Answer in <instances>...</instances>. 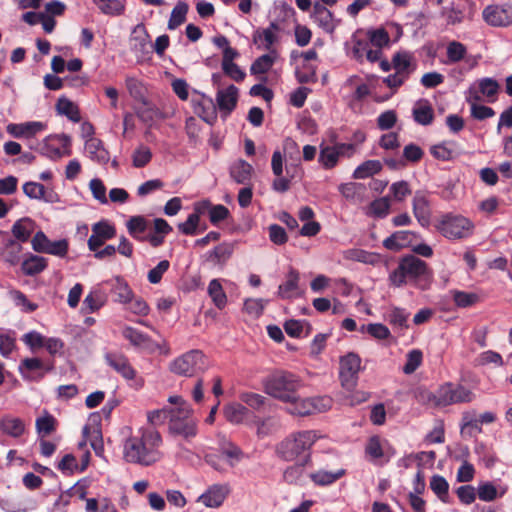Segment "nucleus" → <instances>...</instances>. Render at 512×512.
Returning <instances> with one entry per match:
<instances>
[{
    "instance_id": "5701e85b",
    "label": "nucleus",
    "mask_w": 512,
    "mask_h": 512,
    "mask_svg": "<svg viewBox=\"0 0 512 512\" xmlns=\"http://www.w3.org/2000/svg\"><path fill=\"white\" fill-rule=\"evenodd\" d=\"M253 167L245 160H238L230 167V176L238 184H247L252 176Z\"/></svg>"
},
{
    "instance_id": "bf43d9fd",
    "label": "nucleus",
    "mask_w": 512,
    "mask_h": 512,
    "mask_svg": "<svg viewBox=\"0 0 512 512\" xmlns=\"http://www.w3.org/2000/svg\"><path fill=\"white\" fill-rule=\"evenodd\" d=\"M389 208L390 202L387 197L376 199L370 204L371 214L376 217H385L389 212Z\"/></svg>"
},
{
    "instance_id": "473e14b6",
    "label": "nucleus",
    "mask_w": 512,
    "mask_h": 512,
    "mask_svg": "<svg viewBox=\"0 0 512 512\" xmlns=\"http://www.w3.org/2000/svg\"><path fill=\"white\" fill-rule=\"evenodd\" d=\"M415 397L418 402L434 407L443 406V403H440L441 399L443 398L442 395V388L438 390V392L432 393L429 390H427L425 387H419L415 391Z\"/></svg>"
},
{
    "instance_id": "37998d69",
    "label": "nucleus",
    "mask_w": 512,
    "mask_h": 512,
    "mask_svg": "<svg viewBox=\"0 0 512 512\" xmlns=\"http://www.w3.org/2000/svg\"><path fill=\"white\" fill-rule=\"evenodd\" d=\"M23 192L31 199L52 201L51 198H46V189L44 185L37 182H26L23 185Z\"/></svg>"
},
{
    "instance_id": "f3484780",
    "label": "nucleus",
    "mask_w": 512,
    "mask_h": 512,
    "mask_svg": "<svg viewBox=\"0 0 512 512\" xmlns=\"http://www.w3.org/2000/svg\"><path fill=\"white\" fill-rule=\"evenodd\" d=\"M416 233L412 231H397L383 241V246L392 251H399L410 245Z\"/></svg>"
},
{
    "instance_id": "ea45409f",
    "label": "nucleus",
    "mask_w": 512,
    "mask_h": 512,
    "mask_svg": "<svg viewBox=\"0 0 512 512\" xmlns=\"http://www.w3.org/2000/svg\"><path fill=\"white\" fill-rule=\"evenodd\" d=\"M208 294L217 308L223 309L225 307L227 303V296L219 280L213 279L209 283Z\"/></svg>"
},
{
    "instance_id": "0e129e2a",
    "label": "nucleus",
    "mask_w": 512,
    "mask_h": 512,
    "mask_svg": "<svg viewBox=\"0 0 512 512\" xmlns=\"http://www.w3.org/2000/svg\"><path fill=\"white\" fill-rule=\"evenodd\" d=\"M422 352L420 350H412L407 355V362L404 365L403 371L406 374L413 373L421 364Z\"/></svg>"
},
{
    "instance_id": "72a5a7b5",
    "label": "nucleus",
    "mask_w": 512,
    "mask_h": 512,
    "mask_svg": "<svg viewBox=\"0 0 512 512\" xmlns=\"http://www.w3.org/2000/svg\"><path fill=\"white\" fill-rule=\"evenodd\" d=\"M345 475L344 469H339L335 472H329L324 470H319L315 473H312L310 475L311 480L321 486L330 485L340 479L342 476Z\"/></svg>"
},
{
    "instance_id": "39448f33",
    "label": "nucleus",
    "mask_w": 512,
    "mask_h": 512,
    "mask_svg": "<svg viewBox=\"0 0 512 512\" xmlns=\"http://www.w3.org/2000/svg\"><path fill=\"white\" fill-rule=\"evenodd\" d=\"M401 270L407 278L421 289H427L433 279V272L427 263L414 255L404 256L401 260Z\"/></svg>"
},
{
    "instance_id": "603ef678",
    "label": "nucleus",
    "mask_w": 512,
    "mask_h": 512,
    "mask_svg": "<svg viewBox=\"0 0 512 512\" xmlns=\"http://www.w3.org/2000/svg\"><path fill=\"white\" fill-rule=\"evenodd\" d=\"M467 53L466 47L458 42V41H451L448 43L447 46V58L449 62L456 63L464 59L465 55Z\"/></svg>"
},
{
    "instance_id": "de8ad7c7",
    "label": "nucleus",
    "mask_w": 512,
    "mask_h": 512,
    "mask_svg": "<svg viewBox=\"0 0 512 512\" xmlns=\"http://www.w3.org/2000/svg\"><path fill=\"white\" fill-rule=\"evenodd\" d=\"M337 149L334 146L323 147L320 151L319 162L325 169L333 168L338 162Z\"/></svg>"
},
{
    "instance_id": "f8f14e48",
    "label": "nucleus",
    "mask_w": 512,
    "mask_h": 512,
    "mask_svg": "<svg viewBox=\"0 0 512 512\" xmlns=\"http://www.w3.org/2000/svg\"><path fill=\"white\" fill-rule=\"evenodd\" d=\"M450 389L442 388L443 398L440 403L443 406L451 405L454 403H467L471 402L474 394L467 386H448Z\"/></svg>"
},
{
    "instance_id": "9d476101",
    "label": "nucleus",
    "mask_w": 512,
    "mask_h": 512,
    "mask_svg": "<svg viewBox=\"0 0 512 512\" xmlns=\"http://www.w3.org/2000/svg\"><path fill=\"white\" fill-rule=\"evenodd\" d=\"M230 493L228 484H213L198 498V502L209 508L220 507Z\"/></svg>"
},
{
    "instance_id": "5fc2aeb1",
    "label": "nucleus",
    "mask_w": 512,
    "mask_h": 512,
    "mask_svg": "<svg viewBox=\"0 0 512 512\" xmlns=\"http://www.w3.org/2000/svg\"><path fill=\"white\" fill-rule=\"evenodd\" d=\"M172 412H173V409H170V408L169 409L163 408V409L153 410V411L148 412L147 420L152 426L156 427V426L164 424V422L166 420L169 421L171 418Z\"/></svg>"
},
{
    "instance_id": "3c124183",
    "label": "nucleus",
    "mask_w": 512,
    "mask_h": 512,
    "mask_svg": "<svg viewBox=\"0 0 512 512\" xmlns=\"http://www.w3.org/2000/svg\"><path fill=\"white\" fill-rule=\"evenodd\" d=\"M98 8L104 14L119 16L124 13L125 4L121 0H105L103 3L98 4Z\"/></svg>"
},
{
    "instance_id": "6e6552de",
    "label": "nucleus",
    "mask_w": 512,
    "mask_h": 512,
    "mask_svg": "<svg viewBox=\"0 0 512 512\" xmlns=\"http://www.w3.org/2000/svg\"><path fill=\"white\" fill-rule=\"evenodd\" d=\"M35 252L65 257L68 253L69 243L66 239L50 241L43 231L35 233L31 240Z\"/></svg>"
},
{
    "instance_id": "2eb2a0df",
    "label": "nucleus",
    "mask_w": 512,
    "mask_h": 512,
    "mask_svg": "<svg viewBox=\"0 0 512 512\" xmlns=\"http://www.w3.org/2000/svg\"><path fill=\"white\" fill-rule=\"evenodd\" d=\"M413 213L421 226H429L431 218L429 201L421 192H416L413 198Z\"/></svg>"
},
{
    "instance_id": "20e7f679",
    "label": "nucleus",
    "mask_w": 512,
    "mask_h": 512,
    "mask_svg": "<svg viewBox=\"0 0 512 512\" xmlns=\"http://www.w3.org/2000/svg\"><path fill=\"white\" fill-rule=\"evenodd\" d=\"M170 434L181 436L186 440L196 437L198 433V422L193 417V410L189 406L173 409L171 418L168 421Z\"/></svg>"
},
{
    "instance_id": "e433bc0d",
    "label": "nucleus",
    "mask_w": 512,
    "mask_h": 512,
    "mask_svg": "<svg viewBox=\"0 0 512 512\" xmlns=\"http://www.w3.org/2000/svg\"><path fill=\"white\" fill-rule=\"evenodd\" d=\"M451 293L455 305L459 308L471 307L480 302V296L474 292L453 290Z\"/></svg>"
},
{
    "instance_id": "9b49d317",
    "label": "nucleus",
    "mask_w": 512,
    "mask_h": 512,
    "mask_svg": "<svg viewBox=\"0 0 512 512\" xmlns=\"http://www.w3.org/2000/svg\"><path fill=\"white\" fill-rule=\"evenodd\" d=\"M194 113L203 121L212 125L217 119V110L213 100L200 94V99H192Z\"/></svg>"
},
{
    "instance_id": "f257e3e1",
    "label": "nucleus",
    "mask_w": 512,
    "mask_h": 512,
    "mask_svg": "<svg viewBox=\"0 0 512 512\" xmlns=\"http://www.w3.org/2000/svg\"><path fill=\"white\" fill-rule=\"evenodd\" d=\"M162 444L160 433L154 428L140 429L139 435L129 437L124 444V459L133 464L150 466L157 462Z\"/></svg>"
},
{
    "instance_id": "bb28decb",
    "label": "nucleus",
    "mask_w": 512,
    "mask_h": 512,
    "mask_svg": "<svg viewBox=\"0 0 512 512\" xmlns=\"http://www.w3.org/2000/svg\"><path fill=\"white\" fill-rule=\"evenodd\" d=\"M35 228V222L28 217L16 221L12 227L13 236L20 242H26Z\"/></svg>"
},
{
    "instance_id": "13d9d810",
    "label": "nucleus",
    "mask_w": 512,
    "mask_h": 512,
    "mask_svg": "<svg viewBox=\"0 0 512 512\" xmlns=\"http://www.w3.org/2000/svg\"><path fill=\"white\" fill-rule=\"evenodd\" d=\"M477 495L480 500L490 502L497 498V489L491 482H484L478 486Z\"/></svg>"
},
{
    "instance_id": "6ab92c4d",
    "label": "nucleus",
    "mask_w": 512,
    "mask_h": 512,
    "mask_svg": "<svg viewBox=\"0 0 512 512\" xmlns=\"http://www.w3.org/2000/svg\"><path fill=\"white\" fill-rule=\"evenodd\" d=\"M412 115L414 121L423 126L430 125L434 120V110L426 99H421L416 102Z\"/></svg>"
},
{
    "instance_id": "69168bd1",
    "label": "nucleus",
    "mask_w": 512,
    "mask_h": 512,
    "mask_svg": "<svg viewBox=\"0 0 512 512\" xmlns=\"http://www.w3.org/2000/svg\"><path fill=\"white\" fill-rule=\"evenodd\" d=\"M170 263L168 260H162L156 267L148 272V280L152 284H157L161 281L163 274L169 269Z\"/></svg>"
},
{
    "instance_id": "4468645a",
    "label": "nucleus",
    "mask_w": 512,
    "mask_h": 512,
    "mask_svg": "<svg viewBox=\"0 0 512 512\" xmlns=\"http://www.w3.org/2000/svg\"><path fill=\"white\" fill-rule=\"evenodd\" d=\"M279 30V25L276 22H271L268 28L257 29L253 33V43L257 45L258 48H264L271 51L273 44L277 41L275 32Z\"/></svg>"
},
{
    "instance_id": "4c0bfd02",
    "label": "nucleus",
    "mask_w": 512,
    "mask_h": 512,
    "mask_svg": "<svg viewBox=\"0 0 512 512\" xmlns=\"http://www.w3.org/2000/svg\"><path fill=\"white\" fill-rule=\"evenodd\" d=\"M430 488L435 495L444 503L449 497V483L441 475H433L430 479Z\"/></svg>"
},
{
    "instance_id": "4be33fe9",
    "label": "nucleus",
    "mask_w": 512,
    "mask_h": 512,
    "mask_svg": "<svg viewBox=\"0 0 512 512\" xmlns=\"http://www.w3.org/2000/svg\"><path fill=\"white\" fill-rule=\"evenodd\" d=\"M85 149L89 153L91 160L101 164H106L110 159L109 152L105 149L100 139H87Z\"/></svg>"
},
{
    "instance_id": "7c9ffc66",
    "label": "nucleus",
    "mask_w": 512,
    "mask_h": 512,
    "mask_svg": "<svg viewBox=\"0 0 512 512\" xmlns=\"http://www.w3.org/2000/svg\"><path fill=\"white\" fill-rule=\"evenodd\" d=\"M299 273L291 268L287 274L285 283L281 284L278 288V296L282 299H289L293 297V293L298 289Z\"/></svg>"
},
{
    "instance_id": "aec40b11",
    "label": "nucleus",
    "mask_w": 512,
    "mask_h": 512,
    "mask_svg": "<svg viewBox=\"0 0 512 512\" xmlns=\"http://www.w3.org/2000/svg\"><path fill=\"white\" fill-rule=\"evenodd\" d=\"M313 18L318 25L328 33H333L336 25L333 14L323 4L315 3L313 7Z\"/></svg>"
},
{
    "instance_id": "58836bf2",
    "label": "nucleus",
    "mask_w": 512,
    "mask_h": 512,
    "mask_svg": "<svg viewBox=\"0 0 512 512\" xmlns=\"http://www.w3.org/2000/svg\"><path fill=\"white\" fill-rule=\"evenodd\" d=\"M233 247L228 243H221L208 254V261L215 264H224L232 255Z\"/></svg>"
},
{
    "instance_id": "c03bdc74",
    "label": "nucleus",
    "mask_w": 512,
    "mask_h": 512,
    "mask_svg": "<svg viewBox=\"0 0 512 512\" xmlns=\"http://www.w3.org/2000/svg\"><path fill=\"white\" fill-rule=\"evenodd\" d=\"M112 291L116 295L117 301L121 303H128L133 296L132 290L129 288L128 284L120 277H116Z\"/></svg>"
},
{
    "instance_id": "393cba45",
    "label": "nucleus",
    "mask_w": 512,
    "mask_h": 512,
    "mask_svg": "<svg viewBox=\"0 0 512 512\" xmlns=\"http://www.w3.org/2000/svg\"><path fill=\"white\" fill-rule=\"evenodd\" d=\"M141 106L136 108L137 117L147 125H152V123L159 118H163V114L161 111L153 105L148 99H145L144 102H140Z\"/></svg>"
},
{
    "instance_id": "49530a36",
    "label": "nucleus",
    "mask_w": 512,
    "mask_h": 512,
    "mask_svg": "<svg viewBox=\"0 0 512 512\" xmlns=\"http://www.w3.org/2000/svg\"><path fill=\"white\" fill-rule=\"evenodd\" d=\"M275 61V57L265 54L258 57L251 65L250 71L252 74H264L270 70Z\"/></svg>"
},
{
    "instance_id": "e2e57ef3",
    "label": "nucleus",
    "mask_w": 512,
    "mask_h": 512,
    "mask_svg": "<svg viewBox=\"0 0 512 512\" xmlns=\"http://www.w3.org/2000/svg\"><path fill=\"white\" fill-rule=\"evenodd\" d=\"M397 122V114L394 110H388L379 115L377 119L378 128L381 130L391 129Z\"/></svg>"
},
{
    "instance_id": "79ce46f5",
    "label": "nucleus",
    "mask_w": 512,
    "mask_h": 512,
    "mask_svg": "<svg viewBox=\"0 0 512 512\" xmlns=\"http://www.w3.org/2000/svg\"><path fill=\"white\" fill-rule=\"evenodd\" d=\"M298 381L296 375L287 371L276 370L267 377L265 384H295Z\"/></svg>"
},
{
    "instance_id": "864d4df0",
    "label": "nucleus",
    "mask_w": 512,
    "mask_h": 512,
    "mask_svg": "<svg viewBox=\"0 0 512 512\" xmlns=\"http://www.w3.org/2000/svg\"><path fill=\"white\" fill-rule=\"evenodd\" d=\"M361 332H367L375 339L383 340L387 339L390 336L389 329L381 324V323H371L368 325H363L360 329Z\"/></svg>"
},
{
    "instance_id": "c85d7f7f",
    "label": "nucleus",
    "mask_w": 512,
    "mask_h": 512,
    "mask_svg": "<svg viewBox=\"0 0 512 512\" xmlns=\"http://www.w3.org/2000/svg\"><path fill=\"white\" fill-rule=\"evenodd\" d=\"M47 267V259L38 256L30 255L22 262L21 269L25 275L34 276L41 273Z\"/></svg>"
},
{
    "instance_id": "680f3d73",
    "label": "nucleus",
    "mask_w": 512,
    "mask_h": 512,
    "mask_svg": "<svg viewBox=\"0 0 512 512\" xmlns=\"http://www.w3.org/2000/svg\"><path fill=\"white\" fill-rule=\"evenodd\" d=\"M269 238L276 245H284L288 241V236L283 227L272 224L268 227Z\"/></svg>"
},
{
    "instance_id": "f704fd0d",
    "label": "nucleus",
    "mask_w": 512,
    "mask_h": 512,
    "mask_svg": "<svg viewBox=\"0 0 512 512\" xmlns=\"http://www.w3.org/2000/svg\"><path fill=\"white\" fill-rule=\"evenodd\" d=\"M188 4L184 1H179L171 12L170 19L168 21V29L174 30L186 21V15L188 13Z\"/></svg>"
},
{
    "instance_id": "cd10ccee",
    "label": "nucleus",
    "mask_w": 512,
    "mask_h": 512,
    "mask_svg": "<svg viewBox=\"0 0 512 512\" xmlns=\"http://www.w3.org/2000/svg\"><path fill=\"white\" fill-rule=\"evenodd\" d=\"M43 129V124L40 122H28L24 124H9L7 126V131L13 135L14 137H31L34 136L37 132Z\"/></svg>"
},
{
    "instance_id": "0eeeda50",
    "label": "nucleus",
    "mask_w": 512,
    "mask_h": 512,
    "mask_svg": "<svg viewBox=\"0 0 512 512\" xmlns=\"http://www.w3.org/2000/svg\"><path fill=\"white\" fill-rule=\"evenodd\" d=\"M205 356L200 350H190L174 359L169 370L177 375L191 376L204 364Z\"/></svg>"
},
{
    "instance_id": "c9c22d12",
    "label": "nucleus",
    "mask_w": 512,
    "mask_h": 512,
    "mask_svg": "<svg viewBox=\"0 0 512 512\" xmlns=\"http://www.w3.org/2000/svg\"><path fill=\"white\" fill-rule=\"evenodd\" d=\"M382 170V164L378 160H367L359 165L354 173L353 178L355 179H364L374 174L380 172Z\"/></svg>"
},
{
    "instance_id": "a19ab883",
    "label": "nucleus",
    "mask_w": 512,
    "mask_h": 512,
    "mask_svg": "<svg viewBox=\"0 0 512 512\" xmlns=\"http://www.w3.org/2000/svg\"><path fill=\"white\" fill-rule=\"evenodd\" d=\"M148 222L143 216H133L127 222V229L130 235L137 240H144L139 234L146 231Z\"/></svg>"
},
{
    "instance_id": "a211bd4d",
    "label": "nucleus",
    "mask_w": 512,
    "mask_h": 512,
    "mask_svg": "<svg viewBox=\"0 0 512 512\" xmlns=\"http://www.w3.org/2000/svg\"><path fill=\"white\" fill-rule=\"evenodd\" d=\"M20 369L29 380H37L42 377L50 368L39 358H26L22 361Z\"/></svg>"
},
{
    "instance_id": "b1692460",
    "label": "nucleus",
    "mask_w": 512,
    "mask_h": 512,
    "mask_svg": "<svg viewBox=\"0 0 512 512\" xmlns=\"http://www.w3.org/2000/svg\"><path fill=\"white\" fill-rule=\"evenodd\" d=\"M106 360L109 365L118 373L122 374L126 380L133 379L135 372L125 356L119 354H107Z\"/></svg>"
},
{
    "instance_id": "ddd939ff",
    "label": "nucleus",
    "mask_w": 512,
    "mask_h": 512,
    "mask_svg": "<svg viewBox=\"0 0 512 512\" xmlns=\"http://www.w3.org/2000/svg\"><path fill=\"white\" fill-rule=\"evenodd\" d=\"M361 359L353 352L341 357L340 359V377L344 382L356 380V375L360 370Z\"/></svg>"
},
{
    "instance_id": "c756f323",
    "label": "nucleus",
    "mask_w": 512,
    "mask_h": 512,
    "mask_svg": "<svg viewBox=\"0 0 512 512\" xmlns=\"http://www.w3.org/2000/svg\"><path fill=\"white\" fill-rule=\"evenodd\" d=\"M310 461L311 455L307 454L305 456V460H301V462L287 467L283 472V480L288 484H297L304 473V467Z\"/></svg>"
},
{
    "instance_id": "4d7b16f0",
    "label": "nucleus",
    "mask_w": 512,
    "mask_h": 512,
    "mask_svg": "<svg viewBox=\"0 0 512 512\" xmlns=\"http://www.w3.org/2000/svg\"><path fill=\"white\" fill-rule=\"evenodd\" d=\"M92 232L98 234L101 238L106 240L112 239L116 235V228L108 221H99L92 226Z\"/></svg>"
},
{
    "instance_id": "6e6d98bb",
    "label": "nucleus",
    "mask_w": 512,
    "mask_h": 512,
    "mask_svg": "<svg viewBox=\"0 0 512 512\" xmlns=\"http://www.w3.org/2000/svg\"><path fill=\"white\" fill-rule=\"evenodd\" d=\"M152 158L151 150L146 146H140L133 153L132 160L133 166L136 168H142L146 166Z\"/></svg>"
},
{
    "instance_id": "dca6fc26",
    "label": "nucleus",
    "mask_w": 512,
    "mask_h": 512,
    "mask_svg": "<svg viewBox=\"0 0 512 512\" xmlns=\"http://www.w3.org/2000/svg\"><path fill=\"white\" fill-rule=\"evenodd\" d=\"M238 100V89L234 85L228 86L225 90L217 92L216 101L220 111L231 113L236 107Z\"/></svg>"
},
{
    "instance_id": "f03ea898",
    "label": "nucleus",
    "mask_w": 512,
    "mask_h": 512,
    "mask_svg": "<svg viewBox=\"0 0 512 512\" xmlns=\"http://www.w3.org/2000/svg\"><path fill=\"white\" fill-rule=\"evenodd\" d=\"M266 393L273 398L289 403L287 412L296 416H308L331 408L329 397L300 398L294 386H265Z\"/></svg>"
},
{
    "instance_id": "2f4dec72",
    "label": "nucleus",
    "mask_w": 512,
    "mask_h": 512,
    "mask_svg": "<svg viewBox=\"0 0 512 512\" xmlns=\"http://www.w3.org/2000/svg\"><path fill=\"white\" fill-rule=\"evenodd\" d=\"M56 110L59 114L67 116L73 122L81 120L78 107L67 98H59L56 104Z\"/></svg>"
},
{
    "instance_id": "7ed1b4c3",
    "label": "nucleus",
    "mask_w": 512,
    "mask_h": 512,
    "mask_svg": "<svg viewBox=\"0 0 512 512\" xmlns=\"http://www.w3.org/2000/svg\"><path fill=\"white\" fill-rule=\"evenodd\" d=\"M319 435L315 430H303L291 433L276 445L275 452L284 461H294L299 457L305 460Z\"/></svg>"
},
{
    "instance_id": "338daca9",
    "label": "nucleus",
    "mask_w": 512,
    "mask_h": 512,
    "mask_svg": "<svg viewBox=\"0 0 512 512\" xmlns=\"http://www.w3.org/2000/svg\"><path fill=\"white\" fill-rule=\"evenodd\" d=\"M230 215L229 209L224 205H213L209 211V220L213 225L225 220Z\"/></svg>"
},
{
    "instance_id": "052dcab7",
    "label": "nucleus",
    "mask_w": 512,
    "mask_h": 512,
    "mask_svg": "<svg viewBox=\"0 0 512 512\" xmlns=\"http://www.w3.org/2000/svg\"><path fill=\"white\" fill-rule=\"evenodd\" d=\"M126 85L129 94L134 98V100L140 103L147 99L144 95V88L138 80L129 78L126 80Z\"/></svg>"
},
{
    "instance_id": "1a4fd4ad",
    "label": "nucleus",
    "mask_w": 512,
    "mask_h": 512,
    "mask_svg": "<svg viewBox=\"0 0 512 512\" xmlns=\"http://www.w3.org/2000/svg\"><path fill=\"white\" fill-rule=\"evenodd\" d=\"M484 20L491 26H507L512 23V5H489L483 11Z\"/></svg>"
},
{
    "instance_id": "09e8293b",
    "label": "nucleus",
    "mask_w": 512,
    "mask_h": 512,
    "mask_svg": "<svg viewBox=\"0 0 512 512\" xmlns=\"http://www.w3.org/2000/svg\"><path fill=\"white\" fill-rule=\"evenodd\" d=\"M226 419L231 423H240L244 420L247 409L241 404H231L224 411Z\"/></svg>"
},
{
    "instance_id": "412c9836",
    "label": "nucleus",
    "mask_w": 512,
    "mask_h": 512,
    "mask_svg": "<svg viewBox=\"0 0 512 512\" xmlns=\"http://www.w3.org/2000/svg\"><path fill=\"white\" fill-rule=\"evenodd\" d=\"M389 448L390 445L387 440L381 439L378 435H374L368 439L365 446V453L371 460H378L385 456Z\"/></svg>"
},
{
    "instance_id": "774afa93",
    "label": "nucleus",
    "mask_w": 512,
    "mask_h": 512,
    "mask_svg": "<svg viewBox=\"0 0 512 512\" xmlns=\"http://www.w3.org/2000/svg\"><path fill=\"white\" fill-rule=\"evenodd\" d=\"M423 155L424 152L421 149V147L413 143L406 145L403 149V157L406 161L409 162H419L422 159Z\"/></svg>"
},
{
    "instance_id": "a18cd8bd",
    "label": "nucleus",
    "mask_w": 512,
    "mask_h": 512,
    "mask_svg": "<svg viewBox=\"0 0 512 512\" xmlns=\"http://www.w3.org/2000/svg\"><path fill=\"white\" fill-rule=\"evenodd\" d=\"M56 429V419L48 414L36 419V430L42 437L50 435Z\"/></svg>"
},
{
    "instance_id": "a878e982",
    "label": "nucleus",
    "mask_w": 512,
    "mask_h": 512,
    "mask_svg": "<svg viewBox=\"0 0 512 512\" xmlns=\"http://www.w3.org/2000/svg\"><path fill=\"white\" fill-rule=\"evenodd\" d=\"M0 429L3 433L18 438L24 433L25 424L20 418L4 416L0 420Z\"/></svg>"
},
{
    "instance_id": "8fccbe9b",
    "label": "nucleus",
    "mask_w": 512,
    "mask_h": 512,
    "mask_svg": "<svg viewBox=\"0 0 512 512\" xmlns=\"http://www.w3.org/2000/svg\"><path fill=\"white\" fill-rule=\"evenodd\" d=\"M499 91V84L492 78H483L479 80V92L494 101Z\"/></svg>"
},
{
    "instance_id": "423d86ee",
    "label": "nucleus",
    "mask_w": 512,
    "mask_h": 512,
    "mask_svg": "<svg viewBox=\"0 0 512 512\" xmlns=\"http://www.w3.org/2000/svg\"><path fill=\"white\" fill-rule=\"evenodd\" d=\"M472 222L463 216L446 215L440 222L438 229L443 236L449 239L469 237L473 232Z\"/></svg>"
}]
</instances>
